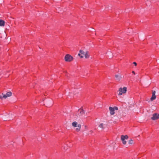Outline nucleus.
Returning <instances> with one entry per match:
<instances>
[{
  "instance_id": "f257e3e1",
  "label": "nucleus",
  "mask_w": 159,
  "mask_h": 159,
  "mask_svg": "<svg viewBox=\"0 0 159 159\" xmlns=\"http://www.w3.org/2000/svg\"><path fill=\"white\" fill-rule=\"evenodd\" d=\"M71 125L73 128H75V130L76 132L80 131L81 127L80 124L75 121L72 122Z\"/></svg>"
},
{
  "instance_id": "f03ea898",
  "label": "nucleus",
  "mask_w": 159,
  "mask_h": 159,
  "mask_svg": "<svg viewBox=\"0 0 159 159\" xmlns=\"http://www.w3.org/2000/svg\"><path fill=\"white\" fill-rule=\"evenodd\" d=\"M80 53L78 55L81 58H83L85 57L86 58H88L89 57V55L88 54V52L87 51H84L82 50H80Z\"/></svg>"
},
{
  "instance_id": "7ed1b4c3",
  "label": "nucleus",
  "mask_w": 159,
  "mask_h": 159,
  "mask_svg": "<svg viewBox=\"0 0 159 159\" xmlns=\"http://www.w3.org/2000/svg\"><path fill=\"white\" fill-rule=\"evenodd\" d=\"M127 89L126 87L120 88L117 91L118 95L120 96L125 94L126 93Z\"/></svg>"
},
{
  "instance_id": "20e7f679",
  "label": "nucleus",
  "mask_w": 159,
  "mask_h": 159,
  "mask_svg": "<svg viewBox=\"0 0 159 159\" xmlns=\"http://www.w3.org/2000/svg\"><path fill=\"white\" fill-rule=\"evenodd\" d=\"M77 117H81L84 115V111L83 109H80L75 113Z\"/></svg>"
},
{
  "instance_id": "39448f33",
  "label": "nucleus",
  "mask_w": 159,
  "mask_h": 159,
  "mask_svg": "<svg viewBox=\"0 0 159 159\" xmlns=\"http://www.w3.org/2000/svg\"><path fill=\"white\" fill-rule=\"evenodd\" d=\"M12 95V93L11 92H7L6 94L2 93L0 95V98L2 99L3 98L6 99L8 97H10Z\"/></svg>"
},
{
  "instance_id": "423d86ee",
  "label": "nucleus",
  "mask_w": 159,
  "mask_h": 159,
  "mask_svg": "<svg viewBox=\"0 0 159 159\" xmlns=\"http://www.w3.org/2000/svg\"><path fill=\"white\" fill-rule=\"evenodd\" d=\"M65 60L66 62H70L73 60V57L70 55L67 54H66L64 57Z\"/></svg>"
},
{
  "instance_id": "0eeeda50",
  "label": "nucleus",
  "mask_w": 159,
  "mask_h": 159,
  "mask_svg": "<svg viewBox=\"0 0 159 159\" xmlns=\"http://www.w3.org/2000/svg\"><path fill=\"white\" fill-rule=\"evenodd\" d=\"M128 138L129 137L127 135H121L120 139L123 144L125 145L126 144L127 142L126 140H127Z\"/></svg>"
},
{
  "instance_id": "6e6552de",
  "label": "nucleus",
  "mask_w": 159,
  "mask_h": 159,
  "mask_svg": "<svg viewBox=\"0 0 159 159\" xmlns=\"http://www.w3.org/2000/svg\"><path fill=\"white\" fill-rule=\"evenodd\" d=\"M118 109V107H109V110L110 111V114L111 115H113L115 114V110H117Z\"/></svg>"
},
{
  "instance_id": "1a4fd4ad",
  "label": "nucleus",
  "mask_w": 159,
  "mask_h": 159,
  "mask_svg": "<svg viewBox=\"0 0 159 159\" xmlns=\"http://www.w3.org/2000/svg\"><path fill=\"white\" fill-rule=\"evenodd\" d=\"M159 118V113H155L153 114L151 117V119L153 120H158Z\"/></svg>"
},
{
  "instance_id": "9d476101",
  "label": "nucleus",
  "mask_w": 159,
  "mask_h": 159,
  "mask_svg": "<svg viewBox=\"0 0 159 159\" xmlns=\"http://www.w3.org/2000/svg\"><path fill=\"white\" fill-rule=\"evenodd\" d=\"M53 103V101L52 99H49L46 101L47 106L49 107L52 106Z\"/></svg>"
},
{
  "instance_id": "9b49d317",
  "label": "nucleus",
  "mask_w": 159,
  "mask_h": 159,
  "mask_svg": "<svg viewBox=\"0 0 159 159\" xmlns=\"http://www.w3.org/2000/svg\"><path fill=\"white\" fill-rule=\"evenodd\" d=\"M156 91H152V96L150 98V100L151 101H152L155 100L156 98V96L155 95Z\"/></svg>"
},
{
  "instance_id": "f8f14e48",
  "label": "nucleus",
  "mask_w": 159,
  "mask_h": 159,
  "mask_svg": "<svg viewBox=\"0 0 159 159\" xmlns=\"http://www.w3.org/2000/svg\"><path fill=\"white\" fill-rule=\"evenodd\" d=\"M98 126L100 128L103 129L106 127V125L105 124L101 123Z\"/></svg>"
},
{
  "instance_id": "ddd939ff",
  "label": "nucleus",
  "mask_w": 159,
  "mask_h": 159,
  "mask_svg": "<svg viewBox=\"0 0 159 159\" xmlns=\"http://www.w3.org/2000/svg\"><path fill=\"white\" fill-rule=\"evenodd\" d=\"M115 77L116 80L118 81L120 80L121 78V75H116Z\"/></svg>"
},
{
  "instance_id": "4468645a",
  "label": "nucleus",
  "mask_w": 159,
  "mask_h": 159,
  "mask_svg": "<svg viewBox=\"0 0 159 159\" xmlns=\"http://www.w3.org/2000/svg\"><path fill=\"white\" fill-rule=\"evenodd\" d=\"M5 24V21L2 20H0V26H4Z\"/></svg>"
},
{
  "instance_id": "2eb2a0df",
  "label": "nucleus",
  "mask_w": 159,
  "mask_h": 159,
  "mask_svg": "<svg viewBox=\"0 0 159 159\" xmlns=\"http://www.w3.org/2000/svg\"><path fill=\"white\" fill-rule=\"evenodd\" d=\"M133 143V140L132 139H130L129 141V144H132Z\"/></svg>"
},
{
  "instance_id": "dca6fc26",
  "label": "nucleus",
  "mask_w": 159,
  "mask_h": 159,
  "mask_svg": "<svg viewBox=\"0 0 159 159\" xmlns=\"http://www.w3.org/2000/svg\"><path fill=\"white\" fill-rule=\"evenodd\" d=\"M133 64L135 66H136V65H137V63L136 62H134L133 63Z\"/></svg>"
},
{
  "instance_id": "f3484780",
  "label": "nucleus",
  "mask_w": 159,
  "mask_h": 159,
  "mask_svg": "<svg viewBox=\"0 0 159 159\" xmlns=\"http://www.w3.org/2000/svg\"><path fill=\"white\" fill-rule=\"evenodd\" d=\"M132 73H133L134 75H135V73L134 71H132Z\"/></svg>"
},
{
  "instance_id": "a211bd4d",
  "label": "nucleus",
  "mask_w": 159,
  "mask_h": 159,
  "mask_svg": "<svg viewBox=\"0 0 159 159\" xmlns=\"http://www.w3.org/2000/svg\"><path fill=\"white\" fill-rule=\"evenodd\" d=\"M85 129H87V126H86V125H85Z\"/></svg>"
}]
</instances>
